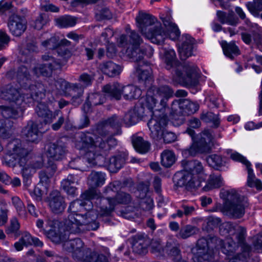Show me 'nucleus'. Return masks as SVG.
I'll return each instance as SVG.
<instances>
[{"instance_id": "nucleus-1", "label": "nucleus", "mask_w": 262, "mask_h": 262, "mask_svg": "<svg viewBox=\"0 0 262 262\" xmlns=\"http://www.w3.org/2000/svg\"><path fill=\"white\" fill-rule=\"evenodd\" d=\"M97 196L96 190L90 189L81 195L82 200H76L70 204L68 209L70 214L64 223L66 231L71 233H77L85 229L96 230L98 228V224L95 220L100 216V210L96 211L90 210L85 213V216L77 213L79 211L90 209L92 204L91 200L96 198Z\"/></svg>"}, {"instance_id": "nucleus-2", "label": "nucleus", "mask_w": 262, "mask_h": 262, "mask_svg": "<svg viewBox=\"0 0 262 262\" xmlns=\"http://www.w3.org/2000/svg\"><path fill=\"white\" fill-rule=\"evenodd\" d=\"M142 40L139 35L132 31L127 37L121 35L118 38V46L124 48L122 52L134 61L139 62L136 67V72L139 82L146 85L151 80V69L144 61V50L140 47Z\"/></svg>"}, {"instance_id": "nucleus-3", "label": "nucleus", "mask_w": 262, "mask_h": 262, "mask_svg": "<svg viewBox=\"0 0 262 262\" xmlns=\"http://www.w3.org/2000/svg\"><path fill=\"white\" fill-rule=\"evenodd\" d=\"M156 20L155 17L146 14H140L136 18L138 27L142 34L154 43H162L168 38L172 40L178 38L180 32L176 24L168 22L166 24L163 20L164 25L168 27V32H166L160 23L155 24Z\"/></svg>"}, {"instance_id": "nucleus-4", "label": "nucleus", "mask_w": 262, "mask_h": 262, "mask_svg": "<svg viewBox=\"0 0 262 262\" xmlns=\"http://www.w3.org/2000/svg\"><path fill=\"white\" fill-rule=\"evenodd\" d=\"M181 165L184 170L178 172L174 177L178 185L193 188L200 187L207 178L202 163L198 160H184Z\"/></svg>"}, {"instance_id": "nucleus-5", "label": "nucleus", "mask_w": 262, "mask_h": 262, "mask_svg": "<svg viewBox=\"0 0 262 262\" xmlns=\"http://www.w3.org/2000/svg\"><path fill=\"white\" fill-rule=\"evenodd\" d=\"M0 98L11 104V106H0L2 115L5 120H8V118H17L22 114L29 97L23 96L15 86L7 85L0 90Z\"/></svg>"}, {"instance_id": "nucleus-6", "label": "nucleus", "mask_w": 262, "mask_h": 262, "mask_svg": "<svg viewBox=\"0 0 262 262\" xmlns=\"http://www.w3.org/2000/svg\"><path fill=\"white\" fill-rule=\"evenodd\" d=\"M237 228L241 230V233L237 235L238 244L235 243L232 238H227L224 241L219 238L214 239L217 246H220L222 252L228 257V262H246L250 250V246L244 243V229Z\"/></svg>"}, {"instance_id": "nucleus-7", "label": "nucleus", "mask_w": 262, "mask_h": 262, "mask_svg": "<svg viewBox=\"0 0 262 262\" xmlns=\"http://www.w3.org/2000/svg\"><path fill=\"white\" fill-rule=\"evenodd\" d=\"M173 90L168 85L152 88L147 93L145 105L152 111L151 118L160 119L167 107V102L173 96Z\"/></svg>"}, {"instance_id": "nucleus-8", "label": "nucleus", "mask_w": 262, "mask_h": 262, "mask_svg": "<svg viewBox=\"0 0 262 262\" xmlns=\"http://www.w3.org/2000/svg\"><path fill=\"white\" fill-rule=\"evenodd\" d=\"M221 197L225 200L222 210L226 214L235 218L243 216L245 209L248 206L246 199L241 196L235 190L231 189L221 192Z\"/></svg>"}, {"instance_id": "nucleus-9", "label": "nucleus", "mask_w": 262, "mask_h": 262, "mask_svg": "<svg viewBox=\"0 0 262 262\" xmlns=\"http://www.w3.org/2000/svg\"><path fill=\"white\" fill-rule=\"evenodd\" d=\"M186 133L191 137L192 143L189 148L182 151L184 156H195L199 154L208 153L210 151L213 144V137L210 131L204 130L195 137L194 131L188 128Z\"/></svg>"}, {"instance_id": "nucleus-10", "label": "nucleus", "mask_w": 262, "mask_h": 262, "mask_svg": "<svg viewBox=\"0 0 262 262\" xmlns=\"http://www.w3.org/2000/svg\"><path fill=\"white\" fill-rule=\"evenodd\" d=\"M63 248L72 253L74 259L83 262H109L107 257L103 255L92 253L89 249H84L83 243L80 238L66 241Z\"/></svg>"}, {"instance_id": "nucleus-11", "label": "nucleus", "mask_w": 262, "mask_h": 262, "mask_svg": "<svg viewBox=\"0 0 262 262\" xmlns=\"http://www.w3.org/2000/svg\"><path fill=\"white\" fill-rule=\"evenodd\" d=\"M29 151L22 146L21 141L16 139L9 142L7 146L3 163L9 167L23 166L26 162Z\"/></svg>"}, {"instance_id": "nucleus-12", "label": "nucleus", "mask_w": 262, "mask_h": 262, "mask_svg": "<svg viewBox=\"0 0 262 262\" xmlns=\"http://www.w3.org/2000/svg\"><path fill=\"white\" fill-rule=\"evenodd\" d=\"M103 91L107 97L116 100L120 99L121 95L126 100L138 99L142 94L141 90L135 85L122 86L118 83L107 84L103 87Z\"/></svg>"}, {"instance_id": "nucleus-13", "label": "nucleus", "mask_w": 262, "mask_h": 262, "mask_svg": "<svg viewBox=\"0 0 262 262\" xmlns=\"http://www.w3.org/2000/svg\"><path fill=\"white\" fill-rule=\"evenodd\" d=\"M167 121L166 115H163L160 119L155 118L150 119L147 125L152 138L158 140L162 137L166 143L174 142L176 140L177 137L173 133L164 130Z\"/></svg>"}, {"instance_id": "nucleus-14", "label": "nucleus", "mask_w": 262, "mask_h": 262, "mask_svg": "<svg viewBox=\"0 0 262 262\" xmlns=\"http://www.w3.org/2000/svg\"><path fill=\"white\" fill-rule=\"evenodd\" d=\"M82 141L81 152L83 154V159L92 165L97 164V160L100 158V148H99L96 140L94 141L90 134H83L81 137Z\"/></svg>"}, {"instance_id": "nucleus-15", "label": "nucleus", "mask_w": 262, "mask_h": 262, "mask_svg": "<svg viewBox=\"0 0 262 262\" xmlns=\"http://www.w3.org/2000/svg\"><path fill=\"white\" fill-rule=\"evenodd\" d=\"M130 201V195L122 191L117 192L115 198L107 197L101 199L99 207L100 216L108 215L117 205L127 204Z\"/></svg>"}, {"instance_id": "nucleus-16", "label": "nucleus", "mask_w": 262, "mask_h": 262, "mask_svg": "<svg viewBox=\"0 0 262 262\" xmlns=\"http://www.w3.org/2000/svg\"><path fill=\"white\" fill-rule=\"evenodd\" d=\"M227 154L233 161L239 162L244 164L248 171V185L250 187H256L258 190L262 189L261 181L255 178L253 169L251 168V163L243 156L236 151L227 150Z\"/></svg>"}, {"instance_id": "nucleus-17", "label": "nucleus", "mask_w": 262, "mask_h": 262, "mask_svg": "<svg viewBox=\"0 0 262 262\" xmlns=\"http://www.w3.org/2000/svg\"><path fill=\"white\" fill-rule=\"evenodd\" d=\"M42 59L46 63L37 64L32 69L34 75L37 77L49 76L51 74L53 70L60 68L62 64L59 60H57L49 55H43Z\"/></svg>"}, {"instance_id": "nucleus-18", "label": "nucleus", "mask_w": 262, "mask_h": 262, "mask_svg": "<svg viewBox=\"0 0 262 262\" xmlns=\"http://www.w3.org/2000/svg\"><path fill=\"white\" fill-rule=\"evenodd\" d=\"M140 190L142 191V195L140 196L141 198V200L139 203V208L135 209V212L134 213V215L131 214L127 216V214H126L125 217L134 218L135 216L141 217L144 215L145 212L150 211L153 209L154 207L153 199L149 196L144 197L148 192L149 185L140 184L138 188V191Z\"/></svg>"}, {"instance_id": "nucleus-19", "label": "nucleus", "mask_w": 262, "mask_h": 262, "mask_svg": "<svg viewBox=\"0 0 262 262\" xmlns=\"http://www.w3.org/2000/svg\"><path fill=\"white\" fill-rule=\"evenodd\" d=\"M45 222L46 224L44 227V221L38 219L36 221V226L42 230L47 237L53 243L58 244L61 242L62 239L57 232V222L48 216L46 217Z\"/></svg>"}, {"instance_id": "nucleus-20", "label": "nucleus", "mask_w": 262, "mask_h": 262, "mask_svg": "<svg viewBox=\"0 0 262 262\" xmlns=\"http://www.w3.org/2000/svg\"><path fill=\"white\" fill-rule=\"evenodd\" d=\"M194 262H209L213 257V252L209 249L207 241L202 238L198 241L196 247L192 249Z\"/></svg>"}, {"instance_id": "nucleus-21", "label": "nucleus", "mask_w": 262, "mask_h": 262, "mask_svg": "<svg viewBox=\"0 0 262 262\" xmlns=\"http://www.w3.org/2000/svg\"><path fill=\"white\" fill-rule=\"evenodd\" d=\"M185 73L177 72L183 84L186 86H194L199 82V72L198 68L193 64H186L184 67Z\"/></svg>"}, {"instance_id": "nucleus-22", "label": "nucleus", "mask_w": 262, "mask_h": 262, "mask_svg": "<svg viewBox=\"0 0 262 262\" xmlns=\"http://www.w3.org/2000/svg\"><path fill=\"white\" fill-rule=\"evenodd\" d=\"M9 78L15 79L21 86V89L16 88L18 90H27V88L32 83L33 77L29 73L28 68L25 66L18 68L16 72L10 71L7 73Z\"/></svg>"}, {"instance_id": "nucleus-23", "label": "nucleus", "mask_w": 262, "mask_h": 262, "mask_svg": "<svg viewBox=\"0 0 262 262\" xmlns=\"http://www.w3.org/2000/svg\"><path fill=\"white\" fill-rule=\"evenodd\" d=\"M67 153V147L61 141L49 144L46 150V156L51 162L62 160Z\"/></svg>"}, {"instance_id": "nucleus-24", "label": "nucleus", "mask_w": 262, "mask_h": 262, "mask_svg": "<svg viewBox=\"0 0 262 262\" xmlns=\"http://www.w3.org/2000/svg\"><path fill=\"white\" fill-rule=\"evenodd\" d=\"M19 91L20 93H22L23 96H25L26 98L29 97L27 100V103L30 102L32 99L38 101L42 99L45 96L46 92L44 85L41 83H37L35 84L31 83L27 90Z\"/></svg>"}, {"instance_id": "nucleus-25", "label": "nucleus", "mask_w": 262, "mask_h": 262, "mask_svg": "<svg viewBox=\"0 0 262 262\" xmlns=\"http://www.w3.org/2000/svg\"><path fill=\"white\" fill-rule=\"evenodd\" d=\"M48 202L51 211L54 213H61L66 207L63 198L58 191H53L50 193Z\"/></svg>"}, {"instance_id": "nucleus-26", "label": "nucleus", "mask_w": 262, "mask_h": 262, "mask_svg": "<svg viewBox=\"0 0 262 262\" xmlns=\"http://www.w3.org/2000/svg\"><path fill=\"white\" fill-rule=\"evenodd\" d=\"M8 26L10 32L15 36L21 35L26 29L24 20L16 15H12L10 17Z\"/></svg>"}, {"instance_id": "nucleus-27", "label": "nucleus", "mask_w": 262, "mask_h": 262, "mask_svg": "<svg viewBox=\"0 0 262 262\" xmlns=\"http://www.w3.org/2000/svg\"><path fill=\"white\" fill-rule=\"evenodd\" d=\"M35 112L38 116L43 119L46 124L51 123L59 112V111H57L53 113L48 108L46 104L41 102L38 103L37 105Z\"/></svg>"}, {"instance_id": "nucleus-28", "label": "nucleus", "mask_w": 262, "mask_h": 262, "mask_svg": "<svg viewBox=\"0 0 262 262\" xmlns=\"http://www.w3.org/2000/svg\"><path fill=\"white\" fill-rule=\"evenodd\" d=\"M194 39L188 35L183 36V42L179 48V52L182 60H185L191 56L193 48Z\"/></svg>"}, {"instance_id": "nucleus-29", "label": "nucleus", "mask_w": 262, "mask_h": 262, "mask_svg": "<svg viewBox=\"0 0 262 262\" xmlns=\"http://www.w3.org/2000/svg\"><path fill=\"white\" fill-rule=\"evenodd\" d=\"M149 243V239L146 235H136L132 238V247L134 252L140 254L144 253L146 251Z\"/></svg>"}, {"instance_id": "nucleus-30", "label": "nucleus", "mask_w": 262, "mask_h": 262, "mask_svg": "<svg viewBox=\"0 0 262 262\" xmlns=\"http://www.w3.org/2000/svg\"><path fill=\"white\" fill-rule=\"evenodd\" d=\"M42 163L41 161L37 162L33 165L28 164L27 162L23 166H19L21 168V172L24 178V183L26 184H30V179L33 173L35 171V169L41 167Z\"/></svg>"}, {"instance_id": "nucleus-31", "label": "nucleus", "mask_w": 262, "mask_h": 262, "mask_svg": "<svg viewBox=\"0 0 262 262\" xmlns=\"http://www.w3.org/2000/svg\"><path fill=\"white\" fill-rule=\"evenodd\" d=\"M68 82L62 78L50 79L49 82V91L62 94H67L69 86Z\"/></svg>"}, {"instance_id": "nucleus-32", "label": "nucleus", "mask_w": 262, "mask_h": 262, "mask_svg": "<svg viewBox=\"0 0 262 262\" xmlns=\"http://www.w3.org/2000/svg\"><path fill=\"white\" fill-rule=\"evenodd\" d=\"M23 134L26 140L31 142H36L38 141L39 132L37 125L35 123H30L23 130Z\"/></svg>"}, {"instance_id": "nucleus-33", "label": "nucleus", "mask_w": 262, "mask_h": 262, "mask_svg": "<svg viewBox=\"0 0 262 262\" xmlns=\"http://www.w3.org/2000/svg\"><path fill=\"white\" fill-rule=\"evenodd\" d=\"M56 170V166L52 165L51 167H47L45 170L41 171L39 172L40 180L38 183L49 188L51 186V179Z\"/></svg>"}, {"instance_id": "nucleus-34", "label": "nucleus", "mask_w": 262, "mask_h": 262, "mask_svg": "<svg viewBox=\"0 0 262 262\" xmlns=\"http://www.w3.org/2000/svg\"><path fill=\"white\" fill-rule=\"evenodd\" d=\"M105 174L101 172L93 171L88 178V184L91 187L102 186L105 182Z\"/></svg>"}, {"instance_id": "nucleus-35", "label": "nucleus", "mask_w": 262, "mask_h": 262, "mask_svg": "<svg viewBox=\"0 0 262 262\" xmlns=\"http://www.w3.org/2000/svg\"><path fill=\"white\" fill-rule=\"evenodd\" d=\"M96 143H97L99 148L108 150L117 143V140L112 136L101 135L96 138Z\"/></svg>"}, {"instance_id": "nucleus-36", "label": "nucleus", "mask_w": 262, "mask_h": 262, "mask_svg": "<svg viewBox=\"0 0 262 262\" xmlns=\"http://www.w3.org/2000/svg\"><path fill=\"white\" fill-rule=\"evenodd\" d=\"M67 93L72 96L73 102L77 101L78 104L81 103V97L83 93V88L79 84L69 83Z\"/></svg>"}, {"instance_id": "nucleus-37", "label": "nucleus", "mask_w": 262, "mask_h": 262, "mask_svg": "<svg viewBox=\"0 0 262 262\" xmlns=\"http://www.w3.org/2000/svg\"><path fill=\"white\" fill-rule=\"evenodd\" d=\"M100 68L103 73L110 77L118 75L121 71L120 67L112 61L103 63Z\"/></svg>"}, {"instance_id": "nucleus-38", "label": "nucleus", "mask_w": 262, "mask_h": 262, "mask_svg": "<svg viewBox=\"0 0 262 262\" xmlns=\"http://www.w3.org/2000/svg\"><path fill=\"white\" fill-rule=\"evenodd\" d=\"M125 157L122 155H117L111 157L109 160L108 168L111 172H116L124 164Z\"/></svg>"}, {"instance_id": "nucleus-39", "label": "nucleus", "mask_w": 262, "mask_h": 262, "mask_svg": "<svg viewBox=\"0 0 262 262\" xmlns=\"http://www.w3.org/2000/svg\"><path fill=\"white\" fill-rule=\"evenodd\" d=\"M216 15L218 20L222 24H226L231 26H235L238 23V18L232 14H227L224 12L217 11Z\"/></svg>"}, {"instance_id": "nucleus-40", "label": "nucleus", "mask_w": 262, "mask_h": 262, "mask_svg": "<svg viewBox=\"0 0 262 262\" xmlns=\"http://www.w3.org/2000/svg\"><path fill=\"white\" fill-rule=\"evenodd\" d=\"M222 46L224 54L231 59L239 54V49L234 42L227 43L225 41L222 43Z\"/></svg>"}, {"instance_id": "nucleus-41", "label": "nucleus", "mask_w": 262, "mask_h": 262, "mask_svg": "<svg viewBox=\"0 0 262 262\" xmlns=\"http://www.w3.org/2000/svg\"><path fill=\"white\" fill-rule=\"evenodd\" d=\"M133 144L135 149L139 152L144 154L147 152L150 147L149 143L144 141L142 137H135L133 139Z\"/></svg>"}, {"instance_id": "nucleus-42", "label": "nucleus", "mask_w": 262, "mask_h": 262, "mask_svg": "<svg viewBox=\"0 0 262 262\" xmlns=\"http://www.w3.org/2000/svg\"><path fill=\"white\" fill-rule=\"evenodd\" d=\"M12 122L9 120H0V139H6L12 135Z\"/></svg>"}, {"instance_id": "nucleus-43", "label": "nucleus", "mask_w": 262, "mask_h": 262, "mask_svg": "<svg viewBox=\"0 0 262 262\" xmlns=\"http://www.w3.org/2000/svg\"><path fill=\"white\" fill-rule=\"evenodd\" d=\"M223 184L220 175L211 174L206 185L203 187L204 191H207L211 189L220 187Z\"/></svg>"}, {"instance_id": "nucleus-44", "label": "nucleus", "mask_w": 262, "mask_h": 262, "mask_svg": "<svg viewBox=\"0 0 262 262\" xmlns=\"http://www.w3.org/2000/svg\"><path fill=\"white\" fill-rule=\"evenodd\" d=\"M56 25L60 28L71 27L76 24V18L70 15H65L55 19Z\"/></svg>"}, {"instance_id": "nucleus-45", "label": "nucleus", "mask_w": 262, "mask_h": 262, "mask_svg": "<svg viewBox=\"0 0 262 262\" xmlns=\"http://www.w3.org/2000/svg\"><path fill=\"white\" fill-rule=\"evenodd\" d=\"M161 164L166 167L172 166L176 161L174 152L171 150H165L161 155Z\"/></svg>"}, {"instance_id": "nucleus-46", "label": "nucleus", "mask_w": 262, "mask_h": 262, "mask_svg": "<svg viewBox=\"0 0 262 262\" xmlns=\"http://www.w3.org/2000/svg\"><path fill=\"white\" fill-rule=\"evenodd\" d=\"M181 107L187 115L195 113L199 108V104L196 102H193L189 99H185L180 103Z\"/></svg>"}, {"instance_id": "nucleus-47", "label": "nucleus", "mask_w": 262, "mask_h": 262, "mask_svg": "<svg viewBox=\"0 0 262 262\" xmlns=\"http://www.w3.org/2000/svg\"><path fill=\"white\" fill-rule=\"evenodd\" d=\"M140 118L138 111L136 108H134L130 110L125 115L123 120L127 126H131L137 123Z\"/></svg>"}, {"instance_id": "nucleus-48", "label": "nucleus", "mask_w": 262, "mask_h": 262, "mask_svg": "<svg viewBox=\"0 0 262 262\" xmlns=\"http://www.w3.org/2000/svg\"><path fill=\"white\" fill-rule=\"evenodd\" d=\"M12 203L15 207L18 215L24 219L27 217V213L25 210V207L24 203L18 196L12 197Z\"/></svg>"}, {"instance_id": "nucleus-49", "label": "nucleus", "mask_w": 262, "mask_h": 262, "mask_svg": "<svg viewBox=\"0 0 262 262\" xmlns=\"http://www.w3.org/2000/svg\"><path fill=\"white\" fill-rule=\"evenodd\" d=\"M49 189V188L38 183L34 188L33 192L30 194L36 201H41L42 198L47 194Z\"/></svg>"}, {"instance_id": "nucleus-50", "label": "nucleus", "mask_w": 262, "mask_h": 262, "mask_svg": "<svg viewBox=\"0 0 262 262\" xmlns=\"http://www.w3.org/2000/svg\"><path fill=\"white\" fill-rule=\"evenodd\" d=\"M19 239L24 243L25 246H28L32 244L39 247H41L43 245L42 242L36 237H32L28 232L24 233Z\"/></svg>"}, {"instance_id": "nucleus-51", "label": "nucleus", "mask_w": 262, "mask_h": 262, "mask_svg": "<svg viewBox=\"0 0 262 262\" xmlns=\"http://www.w3.org/2000/svg\"><path fill=\"white\" fill-rule=\"evenodd\" d=\"M246 7L252 15L257 16L259 12L262 11V0H253L248 2Z\"/></svg>"}, {"instance_id": "nucleus-52", "label": "nucleus", "mask_w": 262, "mask_h": 262, "mask_svg": "<svg viewBox=\"0 0 262 262\" xmlns=\"http://www.w3.org/2000/svg\"><path fill=\"white\" fill-rule=\"evenodd\" d=\"M104 101V97L99 93H92L87 98L86 104L89 106H95L102 104Z\"/></svg>"}, {"instance_id": "nucleus-53", "label": "nucleus", "mask_w": 262, "mask_h": 262, "mask_svg": "<svg viewBox=\"0 0 262 262\" xmlns=\"http://www.w3.org/2000/svg\"><path fill=\"white\" fill-rule=\"evenodd\" d=\"M197 229L191 225H186L181 228L178 237L186 239L196 233Z\"/></svg>"}, {"instance_id": "nucleus-54", "label": "nucleus", "mask_w": 262, "mask_h": 262, "mask_svg": "<svg viewBox=\"0 0 262 262\" xmlns=\"http://www.w3.org/2000/svg\"><path fill=\"white\" fill-rule=\"evenodd\" d=\"M161 53L163 54V58L167 64L172 66L176 57L174 50L172 49H163L161 51Z\"/></svg>"}, {"instance_id": "nucleus-55", "label": "nucleus", "mask_w": 262, "mask_h": 262, "mask_svg": "<svg viewBox=\"0 0 262 262\" xmlns=\"http://www.w3.org/2000/svg\"><path fill=\"white\" fill-rule=\"evenodd\" d=\"M206 161L209 166L214 168L220 167L223 163L221 156L216 154L208 156L206 159Z\"/></svg>"}, {"instance_id": "nucleus-56", "label": "nucleus", "mask_w": 262, "mask_h": 262, "mask_svg": "<svg viewBox=\"0 0 262 262\" xmlns=\"http://www.w3.org/2000/svg\"><path fill=\"white\" fill-rule=\"evenodd\" d=\"M41 45L48 49H55L59 46V39L57 37L53 36L50 39L42 41Z\"/></svg>"}, {"instance_id": "nucleus-57", "label": "nucleus", "mask_w": 262, "mask_h": 262, "mask_svg": "<svg viewBox=\"0 0 262 262\" xmlns=\"http://www.w3.org/2000/svg\"><path fill=\"white\" fill-rule=\"evenodd\" d=\"M120 119L114 115L105 121L104 127L105 129L108 128L109 127L117 129L120 127Z\"/></svg>"}, {"instance_id": "nucleus-58", "label": "nucleus", "mask_w": 262, "mask_h": 262, "mask_svg": "<svg viewBox=\"0 0 262 262\" xmlns=\"http://www.w3.org/2000/svg\"><path fill=\"white\" fill-rule=\"evenodd\" d=\"M94 78V75L84 73L79 76V81L84 86L86 87L92 84Z\"/></svg>"}, {"instance_id": "nucleus-59", "label": "nucleus", "mask_w": 262, "mask_h": 262, "mask_svg": "<svg viewBox=\"0 0 262 262\" xmlns=\"http://www.w3.org/2000/svg\"><path fill=\"white\" fill-rule=\"evenodd\" d=\"M71 177H68L67 179L63 180L61 182V185L63 189L67 192V193L70 195H74L75 194L77 189L75 186L68 187L69 182L68 181H72Z\"/></svg>"}, {"instance_id": "nucleus-60", "label": "nucleus", "mask_w": 262, "mask_h": 262, "mask_svg": "<svg viewBox=\"0 0 262 262\" xmlns=\"http://www.w3.org/2000/svg\"><path fill=\"white\" fill-rule=\"evenodd\" d=\"M20 225L17 219L13 217L10 221V225L6 230L7 234L14 233L17 232L19 229Z\"/></svg>"}, {"instance_id": "nucleus-61", "label": "nucleus", "mask_w": 262, "mask_h": 262, "mask_svg": "<svg viewBox=\"0 0 262 262\" xmlns=\"http://www.w3.org/2000/svg\"><path fill=\"white\" fill-rule=\"evenodd\" d=\"M47 18L46 15H39L34 22V27L37 30L41 29L47 23Z\"/></svg>"}, {"instance_id": "nucleus-62", "label": "nucleus", "mask_w": 262, "mask_h": 262, "mask_svg": "<svg viewBox=\"0 0 262 262\" xmlns=\"http://www.w3.org/2000/svg\"><path fill=\"white\" fill-rule=\"evenodd\" d=\"M234 226L230 222L224 223L221 226L220 228V232L223 234H225L227 233H231L232 234L234 232Z\"/></svg>"}, {"instance_id": "nucleus-63", "label": "nucleus", "mask_w": 262, "mask_h": 262, "mask_svg": "<svg viewBox=\"0 0 262 262\" xmlns=\"http://www.w3.org/2000/svg\"><path fill=\"white\" fill-rule=\"evenodd\" d=\"M10 40V37L6 33L0 30V50L5 48L8 45Z\"/></svg>"}, {"instance_id": "nucleus-64", "label": "nucleus", "mask_w": 262, "mask_h": 262, "mask_svg": "<svg viewBox=\"0 0 262 262\" xmlns=\"http://www.w3.org/2000/svg\"><path fill=\"white\" fill-rule=\"evenodd\" d=\"M201 119L206 122L217 121V116L212 112L203 113L201 114Z\"/></svg>"}]
</instances>
